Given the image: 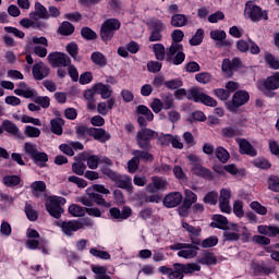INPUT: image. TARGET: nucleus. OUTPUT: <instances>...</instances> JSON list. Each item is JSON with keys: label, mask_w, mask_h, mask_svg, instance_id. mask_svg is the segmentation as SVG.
<instances>
[{"label": "nucleus", "mask_w": 279, "mask_h": 279, "mask_svg": "<svg viewBox=\"0 0 279 279\" xmlns=\"http://www.w3.org/2000/svg\"><path fill=\"white\" fill-rule=\"evenodd\" d=\"M86 196L81 197V204L83 206H93L94 204L104 208H110L112 206L111 203L106 202V198H104V195H110V190L106 189V185L94 184L86 190Z\"/></svg>", "instance_id": "f257e3e1"}, {"label": "nucleus", "mask_w": 279, "mask_h": 279, "mask_svg": "<svg viewBox=\"0 0 279 279\" xmlns=\"http://www.w3.org/2000/svg\"><path fill=\"white\" fill-rule=\"evenodd\" d=\"M86 196L81 197V204L83 206H93L94 204L104 208H110L112 206L111 203L106 202V198H104V195H110V190L106 189V185L94 184L86 190Z\"/></svg>", "instance_id": "f03ea898"}, {"label": "nucleus", "mask_w": 279, "mask_h": 279, "mask_svg": "<svg viewBox=\"0 0 279 279\" xmlns=\"http://www.w3.org/2000/svg\"><path fill=\"white\" fill-rule=\"evenodd\" d=\"M245 19H250L253 23H260V21H269V13L263 10L253 1H247L244 8Z\"/></svg>", "instance_id": "7ed1b4c3"}, {"label": "nucleus", "mask_w": 279, "mask_h": 279, "mask_svg": "<svg viewBox=\"0 0 279 279\" xmlns=\"http://www.w3.org/2000/svg\"><path fill=\"white\" fill-rule=\"evenodd\" d=\"M257 88L266 97H276L274 90L279 88V72H275L272 75L268 76L266 80L259 81L257 83Z\"/></svg>", "instance_id": "20e7f679"}, {"label": "nucleus", "mask_w": 279, "mask_h": 279, "mask_svg": "<svg viewBox=\"0 0 279 279\" xmlns=\"http://www.w3.org/2000/svg\"><path fill=\"white\" fill-rule=\"evenodd\" d=\"M170 250L178 252L177 255L179 256V258H185V259H191V258H195V256H197V252H199V247H197V245L193 244L191 242V244L189 243H174L172 245L169 246Z\"/></svg>", "instance_id": "39448f33"}, {"label": "nucleus", "mask_w": 279, "mask_h": 279, "mask_svg": "<svg viewBox=\"0 0 279 279\" xmlns=\"http://www.w3.org/2000/svg\"><path fill=\"white\" fill-rule=\"evenodd\" d=\"M64 204H66V198L62 196H52L46 203V210L54 219H60L62 213H64V208H62Z\"/></svg>", "instance_id": "423d86ee"}, {"label": "nucleus", "mask_w": 279, "mask_h": 279, "mask_svg": "<svg viewBox=\"0 0 279 279\" xmlns=\"http://www.w3.org/2000/svg\"><path fill=\"white\" fill-rule=\"evenodd\" d=\"M154 138H158V132L147 128L141 129L136 135L138 148L146 150L151 149V141H154Z\"/></svg>", "instance_id": "0eeeda50"}, {"label": "nucleus", "mask_w": 279, "mask_h": 279, "mask_svg": "<svg viewBox=\"0 0 279 279\" xmlns=\"http://www.w3.org/2000/svg\"><path fill=\"white\" fill-rule=\"evenodd\" d=\"M121 29V22L117 19H109L104 22L100 27V37L104 43L112 40L114 38V32Z\"/></svg>", "instance_id": "6e6552de"}, {"label": "nucleus", "mask_w": 279, "mask_h": 279, "mask_svg": "<svg viewBox=\"0 0 279 279\" xmlns=\"http://www.w3.org/2000/svg\"><path fill=\"white\" fill-rule=\"evenodd\" d=\"M183 51L184 46L182 44H171L167 53V61L172 62L175 66L182 64L186 60V54Z\"/></svg>", "instance_id": "1a4fd4ad"}, {"label": "nucleus", "mask_w": 279, "mask_h": 279, "mask_svg": "<svg viewBox=\"0 0 279 279\" xmlns=\"http://www.w3.org/2000/svg\"><path fill=\"white\" fill-rule=\"evenodd\" d=\"M187 99H192L196 104H204L205 106H210L211 108H216L217 100L215 98L202 93L199 88L189 89Z\"/></svg>", "instance_id": "9d476101"}, {"label": "nucleus", "mask_w": 279, "mask_h": 279, "mask_svg": "<svg viewBox=\"0 0 279 279\" xmlns=\"http://www.w3.org/2000/svg\"><path fill=\"white\" fill-rule=\"evenodd\" d=\"M84 226H93L90 220L83 219L81 221H63L61 223V230L66 234V236H73V232H77V230H82Z\"/></svg>", "instance_id": "9b49d317"}, {"label": "nucleus", "mask_w": 279, "mask_h": 279, "mask_svg": "<svg viewBox=\"0 0 279 279\" xmlns=\"http://www.w3.org/2000/svg\"><path fill=\"white\" fill-rule=\"evenodd\" d=\"M231 197H232V191L228 189L220 190V195L218 197L219 208L221 213H225V215H230V213H232V206H230Z\"/></svg>", "instance_id": "f8f14e48"}, {"label": "nucleus", "mask_w": 279, "mask_h": 279, "mask_svg": "<svg viewBox=\"0 0 279 279\" xmlns=\"http://www.w3.org/2000/svg\"><path fill=\"white\" fill-rule=\"evenodd\" d=\"M32 43L35 45L33 48L35 56H38V58H47V48L49 47L47 37L34 36Z\"/></svg>", "instance_id": "ddd939ff"}, {"label": "nucleus", "mask_w": 279, "mask_h": 279, "mask_svg": "<svg viewBox=\"0 0 279 279\" xmlns=\"http://www.w3.org/2000/svg\"><path fill=\"white\" fill-rule=\"evenodd\" d=\"M47 60L51 66H69L71 64V58L62 52H51Z\"/></svg>", "instance_id": "4468645a"}, {"label": "nucleus", "mask_w": 279, "mask_h": 279, "mask_svg": "<svg viewBox=\"0 0 279 279\" xmlns=\"http://www.w3.org/2000/svg\"><path fill=\"white\" fill-rule=\"evenodd\" d=\"M182 228L189 232V239L192 245H202V227H194L189 225L187 222L182 223Z\"/></svg>", "instance_id": "2eb2a0df"}, {"label": "nucleus", "mask_w": 279, "mask_h": 279, "mask_svg": "<svg viewBox=\"0 0 279 279\" xmlns=\"http://www.w3.org/2000/svg\"><path fill=\"white\" fill-rule=\"evenodd\" d=\"M26 247L27 250H39L40 248V244L44 242L43 240H38L40 239V233H38L35 229H27L26 231Z\"/></svg>", "instance_id": "dca6fc26"}, {"label": "nucleus", "mask_w": 279, "mask_h": 279, "mask_svg": "<svg viewBox=\"0 0 279 279\" xmlns=\"http://www.w3.org/2000/svg\"><path fill=\"white\" fill-rule=\"evenodd\" d=\"M32 73H33L34 80H37L38 82H40L45 80V77H49V73H51V69H49V65L45 64V62L40 61L33 65Z\"/></svg>", "instance_id": "f3484780"}, {"label": "nucleus", "mask_w": 279, "mask_h": 279, "mask_svg": "<svg viewBox=\"0 0 279 279\" xmlns=\"http://www.w3.org/2000/svg\"><path fill=\"white\" fill-rule=\"evenodd\" d=\"M136 113L143 116L137 118V122L141 125V128L147 126V121H154V113L151 112V109L147 106H144V105L137 106Z\"/></svg>", "instance_id": "a211bd4d"}, {"label": "nucleus", "mask_w": 279, "mask_h": 279, "mask_svg": "<svg viewBox=\"0 0 279 279\" xmlns=\"http://www.w3.org/2000/svg\"><path fill=\"white\" fill-rule=\"evenodd\" d=\"M241 66V59L233 58L232 61L230 59H225L222 61V73H225L226 77H232L233 71H236Z\"/></svg>", "instance_id": "6ab92c4d"}, {"label": "nucleus", "mask_w": 279, "mask_h": 279, "mask_svg": "<svg viewBox=\"0 0 279 279\" xmlns=\"http://www.w3.org/2000/svg\"><path fill=\"white\" fill-rule=\"evenodd\" d=\"M182 199H184L182 193L171 192L165 196L163 206H166V208H175V206L182 204Z\"/></svg>", "instance_id": "aec40b11"}, {"label": "nucleus", "mask_w": 279, "mask_h": 279, "mask_svg": "<svg viewBox=\"0 0 279 279\" xmlns=\"http://www.w3.org/2000/svg\"><path fill=\"white\" fill-rule=\"evenodd\" d=\"M150 184L146 186L147 193H158V191H165L167 186H169V183L167 180L160 178V177H153Z\"/></svg>", "instance_id": "412c9836"}, {"label": "nucleus", "mask_w": 279, "mask_h": 279, "mask_svg": "<svg viewBox=\"0 0 279 279\" xmlns=\"http://www.w3.org/2000/svg\"><path fill=\"white\" fill-rule=\"evenodd\" d=\"M17 86L19 88L14 89V93L19 97H25V99H34V97H36V89L29 87L25 82L19 83Z\"/></svg>", "instance_id": "4be33fe9"}, {"label": "nucleus", "mask_w": 279, "mask_h": 279, "mask_svg": "<svg viewBox=\"0 0 279 279\" xmlns=\"http://www.w3.org/2000/svg\"><path fill=\"white\" fill-rule=\"evenodd\" d=\"M83 97L87 102L88 110H95L97 108V89L95 88V85L92 88L86 89L83 93Z\"/></svg>", "instance_id": "5701e85b"}, {"label": "nucleus", "mask_w": 279, "mask_h": 279, "mask_svg": "<svg viewBox=\"0 0 279 279\" xmlns=\"http://www.w3.org/2000/svg\"><path fill=\"white\" fill-rule=\"evenodd\" d=\"M2 132H7L8 134H11V136H16L17 138H23V133H21L16 123L10 120L2 121Z\"/></svg>", "instance_id": "b1692460"}, {"label": "nucleus", "mask_w": 279, "mask_h": 279, "mask_svg": "<svg viewBox=\"0 0 279 279\" xmlns=\"http://www.w3.org/2000/svg\"><path fill=\"white\" fill-rule=\"evenodd\" d=\"M88 135L95 138V141H99V143L110 141V133L106 132L104 129L89 128Z\"/></svg>", "instance_id": "393cba45"}, {"label": "nucleus", "mask_w": 279, "mask_h": 279, "mask_svg": "<svg viewBox=\"0 0 279 279\" xmlns=\"http://www.w3.org/2000/svg\"><path fill=\"white\" fill-rule=\"evenodd\" d=\"M29 19L33 21H40V19H49V12L47 8L43 5L40 2L35 3V11L29 13Z\"/></svg>", "instance_id": "a878e982"}, {"label": "nucleus", "mask_w": 279, "mask_h": 279, "mask_svg": "<svg viewBox=\"0 0 279 279\" xmlns=\"http://www.w3.org/2000/svg\"><path fill=\"white\" fill-rule=\"evenodd\" d=\"M247 101H250V94L245 90H239L232 97L233 108H241V106H245Z\"/></svg>", "instance_id": "bb28decb"}, {"label": "nucleus", "mask_w": 279, "mask_h": 279, "mask_svg": "<svg viewBox=\"0 0 279 279\" xmlns=\"http://www.w3.org/2000/svg\"><path fill=\"white\" fill-rule=\"evenodd\" d=\"M197 263L201 265H217V255L210 251H203L197 257Z\"/></svg>", "instance_id": "cd10ccee"}, {"label": "nucleus", "mask_w": 279, "mask_h": 279, "mask_svg": "<svg viewBox=\"0 0 279 279\" xmlns=\"http://www.w3.org/2000/svg\"><path fill=\"white\" fill-rule=\"evenodd\" d=\"M118 189H125L126 191H132V178L128 174H120L116 177L113 181Z\"/></svg>", "instance_id": "c85d7f7f"}, {"label": "nucleus", "mask_w": 279, "mask_h": 279, "mask_svg": "<svg viewBox=\"0 0 279 279\" xmlns=\"http://www.w3.org/2000/svg\"><path fill=\"white\" fill-rule=\"evenodd\" d=\"M192 172L198 178H205L206 180H213V172L201 163H194L192 167Z\"/></svg>", "instance_id": "c756f323"}, {"label": "nucleus", "mask_w": 279, "mask_h": 279, "mask_svg": "<svg viewBox=\"0 0 279 279\" xmlns=\"http://www.w3.org/2000/svg\"><path fill=\"white\" fill-rule=\"evenodd\" d=\"M238 143L240 147V154L251 156L252 158L256 156V149L254 148V146H252V144H250V142H247L246 140H239Z\"/></svg>", "instance_id": "7c9ffc66"}, {"label": "nucleus", "mask_w": 279, "mask_h": 279, "mask_svg": "<svg viewBox=\"0 0 279 279\" xmlns=\"http://www.w3.org/2000/svg\"><path fill=\"white\" fill-rule=\"evenodd\" d=\"M94 88L96 89L97 95L101 96V99H110V97H112V89L110 88V85L98 83L94 85Z\"/></svg>", "instance_id": "2f4dec72"}, {"label": "nucleus", "mask_w": 279, "mask_h": 279, "mask_svg": "<svg viewBox=\"0 0 279 279\" xmlns=\"http://www.w3.org/2000/svg\"><path fill=\"white\" fill-rule=\"evenodd\" d=\"M150 149H144L138 150L134 149L132 150V156H134L140 162L141 160H144L145 162H154V155L149 153Z\"/></svg>", "instance_id": "473e14b6"}, {"label": "nucleus", "mask_w": 279, "mask_h": 279, "mask_svg": "<svg viewBox=\"0 0 279 279\" xmlns=\"http://www.w3.org/2000/svg\"><path fill=\"white\" fill-rule=\"evenodd\" d=\"M189 24V17L185 14L177 13L171 16L170 25L172 27H184Z\"/></svg>", "instance_id": "72a5a7b5"}, {"label": "nucleus", "mask_w": 279, "mask_h": 279, "mask_svg": "<svg viewBox=\"0 0 279 279\" xmlns=\"http://www.w3.org/2000/svg\"><path fill=\"white\" fill-rule=\"evenodd\" d=\"M160 97L163 110H171L172 108H175V98H173V94L163 93L160 95Z\"/></svg>", "instance_id": "f704fd0d"}, {"label": "nucleus", "mask_w": 279, "mask_h": 279, "mask_svg": "<svg viewBox=\"0 0 279 279\" xmlns=\"http://www.w3.org/2000/svg\"><path fill=\"white\" fill-rule=\"evenodd\" d=\"M211 227L218 228L219 230H228V218L223 215L213 216Z\"/></svg>", "instance_id": "c9c22d12"}, {"label": "nucleus", "mask_w": 279, "mask_h": 279, "mask_svg": "<svg viewBox=\"0 0 279 279\" xmlns=\"http://www.w3.org/2000/svg\"><path fill=\"white\" fill-rule=\"evenodd\" d=\"M257 231L259 234H264V236H278L279 234V228L278 227H271V226H258Z\"/></svg>", "instance_id": "e433bc0d"}, {"label": "nucleus", "mask_w": 279, "mask_h": 279, "mask_svg": "<svg viewBox=\"0 0 279 279\" xmlns=\"http://www.w3.org/2000/svg\"><path fill=\"white\" fill-rule=\"evenodd\" d=\"M231 230H234V232H238V234H242V240L244 242L250 241V238L252 236V232H250V230H247V227H239V225L236 223H230L229 225Z\"/></svg>", "instance_id": "4c0bfd02"}, {"label": "nucleus", "mask_w": 279, "mask_h": 279, "mask_svg": "<svg viewBox=\"0 0 279 279\" xmlns=\"http://www.w3.org/2000/svg\"><path fill=\"white\" fill-rule=\"evenodd\" d=\"M51 132L52 134H57V136H62V125H64V120L61 118H54L50 121Z\"/></svg>", "instance_id": "58836bf2"}, {"label": "nucleus", "mask_w": 279, "mask_h": 279, "mask_svg": "<svg viewBox=\"0 0 279 279\" xmlns=\"http://www.w3.org/2000/svg\"><path fill=\"white\" fill-rule=\"evenodd\" d=\"M169 279H184V270L181 263L173 264L172 270H170Z\"/></svg>", "instance_id": "ea45409f"}, {"label": "nucleus", "mask_w": 279, "mask_h": 279, "mask_svg": "<svg viewBox=\"0 0 279 279\" xmlns=\"http://www.w3.org/2000/svg\"><path fill=\"white\" fill-rule=\"evenodd\" d=\"M90 60L97 66H106V64H108V59L106 58V56H104V53L99 51L93 52L90 56Z\"/></svg>", "instance_id": "a19ab883"}, {"label": "nucleus", "mask_w": 279, "mask_h": 279, "mask_svg": "<svg viewBox=\"0 0 279 279\" xmlns=\"http://www.w3.org/2000/svg\"><path fill=\"white\" fill-rule=\"evenodd\" d=\"M184 195V206L185 208H191L193 204L197 202V194L193 193L191 190H185Z\"/></svg>", "instance_id": "79ce46f5"}, {"label": "nucleus", "mask_w": 279, "mask_h": 279, "mask_svg": "<svg viewBox=\"0 0 279 279\" xmlns=\"http://www.w3.org/2000/svg\"><path fill=\"white\" fill-rule=\"evenodd\" d=\"M5 186L14 187L21 184V177L19 175H5L2 179Z\"/></svg>", "instance_id": "37998d69"}, {"label": "nucleus", "mask_w": 279, "mask_h": 279, "mask_svg": "<svg viewBox=\"0 0 279 279\" xmlns=\"http://www.w3.org/2000/svg\"><path fill=\"white\" fill-rule=\"evenodd\" d=\"M24 213L29 221L38 220V211H36L29 203L25 204Z\"/></svg>", "instance_id": "c03bdc74"}, {"label": "nucleus", "mask_w": 279, "mask_h": 279, "mask_svg": "<svg viewBox=\"0 0 279 279\" xmlns=\"http://www.w3.org/2000/svg\"><path fill=\"white\" fill-rule=\"evenodd\" d=\"M69 213L72 217H84V215H86V209L77 204H72L69 206Z\"/></svg>", "instance_id": "a18cd8bd"}, {"label": "nucleus", "mask_w": 279, "mask_h": 279, "mask_svg": "<svg viewBox=\"0 0 279 279\" xmlns=\"http://www.w3.org/2000/svg\"><path fill=\"white\" fill-rule=\"evenodd\" d=\"M153 51L155 53L156 60H159V61L165 60V57L167 56V52L165 51V45L155 44L153 46Z\"/></svg>", "instance_id": "49530a36"}, {"label": "nucleus", "mask_w": 279, "mask_h": 279, "mask_svg": "<svg viewBox=\"0 0 279 279\" xmlns=\"http://www.w3.org/2000/svg\"><path fill=\"white\" fill-rule=\"evenodd\" d=\"M32 160L36 165H40V167H45V163L49 161V156L46 153L38 150L35 154V156L32 158Z\"/></svg>", "instance_id": "de8ad7c7"}, {"label": "nucleus", "mask_w": 279, "mask_h": 279, "mask_svg": "<svg viewBox=\"0 0 279 279\" xmlns=\"http://www.w3.org/2000/svg\"><path fill=\"white\" fill-rule=\"evenodd\" d=\"M204 41V29L198 28L195 35L190 39V45L192 47H197V45H202Z\"/></svg>", "instance_id": "09e8293b"}, {"label": "nucleus", "mask_w": 279, "mask_h": 279, "mask_svg": "<svg viewBox=\"0 0 279 279\" xmlns=\"http://www.w3.org/2000/svg\"><path fill=\"white\" fill-rule=\"evenodd\" d=\"M203 202L205 204H210L211 206H217V202H219V194L211 191L204 196Z\"/></svg>", "instance_id": "8fccbe9b"}, {"label": "nucleus", "mask_w": 279, "mask_h": 279, "mask_svg": "<svg viewBox=\"0 0 279 279\" xmlns=\"http://www.w3.org/2000/svg\"><path fill=\"white\" fill-rule=\"evenodd\" d=\"M75 32V27L70 22H63L59 27V34L62 36H71Z\"/></svg>", "instance_id": "3c124183"}, {"label": "nucleus", "mask_w": 279, "mask_h": 279, "mask_svg": "<svg viewBox=\"0 0 279 279\" xmlns=\"http://www.w3.org/2000/svg\"><path fill=\"white\" fill-rule=\"evenodd\" d=\"M181 268L183 269V274H195V271H202V266L197 263L181 264Z\"/></svg>", "instance_id": "603ef678"}, {"label": "nucleus", "mask_w": 279, "mask_h": 279, "mask_svg": "<svg viewBox=\"0 0 279 279\" xmlns=\"http://www.w3.org/2000/svg\"><path fill=\"white\" fill-rule=\"evenodd\" d=\"M149 26L153 32H165V29H167L165 23L158 19L150 20Z\"/></svg>", "instance_id": "864d4df0"}, {"label": "nucleus", "mask_w": 279, "mask_h": 279, "mask_svg": "<svg viewBox=\"0 0 279 279\" xmlns=\"http://www.w3.org/2000/svg\"><path fill=\"white\" fill-rule=\"evenodd\" d=\"M24 134L28 138H38V136H40V129L33 125H26L24 129Z\"/></svg>", "instance_id": "5fc2aeb1"}, {"label": "nucleus", "mask_w": 279, "mask_h": 279, "mask_svg": "<svg viewBox=\"0 0 279 279\" xmlns=\"http://www.w3.org/2000/svg\"><path fill=\"white\" fill-rule=\"evenodd\" d=\"M216 157L218 160H220V162L226 163L228 160H230V153H228L226 148L219 146L216 148Z\"/></svg>", "instance_id": "6e6d98bb"}, {"label": "nucleus", "mask_w": 279, "mask_h": 279, "mask_svg": "<svg viewBox=\"0 0 279 279\" xmlns=\"http://www.w3.org/2000/svg\"><path fill=\"white\" fill-rule=\"evenodd\" d=\"M24 151H25L26 156H29V158H34L36 156V154L39 151L38 145L26 142L24 144Z\"/></svg>", "instance_id": "4d7b16f0"}, {"label": "nucleus", "mask_w": 279, "mask_h": 279, "mask_svg": "<svg viewBox=\"0 0 279 279\" xmlns=\"http://www.w3.org/2000/svg\"><path fill=\"white\" fill-rule=\"evenodd\" d=\"M89 254H92V256H95L96 258H101L102 260H110L111 258L110 253L97 250L96 247L90 248Z\"/></svg>", "instance_id": "13d9d810"}, {"label": "nucleus", "mask_w": 279, "mask_h": 279, "mask_svg": "<svg viewBox=\"0 0 279 279\" xmlns=\"http://www.w3.org/2000/svg\"><path fill=\"white\" fill-rule=\"evenodd\" d=\"M265 62L270 66V69H274V71H278L279 69V60L275 58L274 54L271 53H266L265 54Z\"/></svg>", "instance_id": "bf43d9fd"}, {"label": "nucleus", "mask_w": 279, "mask_h": 279, "mask_svg": "<svg viewBox=\"0 0 279 279\" xmlns=\"http://www.w3.org/2000/svg\"><path fill=\"white\" fill-rule=\"evenodd\" d=\"M219 243V239L216 235H211L209 238H206L205 240H201V247L208 248V247H215Z\"/></svg>", "instance_id": "052dcab7"}, {"label": "nucleus", "mask_w": 279, "mask_h": 279, "mask_svg": "<svg viewBox=\"0 0 279 279\" xmlns=\"http://www.w3.org/2000/svg\"><path fill=\"white\" fill-rule=\"evenodd\" d=\"M195 80L199 84H210L213 81V74L208 72L198 73L195 75Z\"/></svg>", "instance_id": "680f3d73"}, {"label": "nucleus", "mask_w": 279, "mask_h": 279, "mask_svg": "<svg viewBox=\"0 0 279 279\" xmlns=\"http://www.w3.org/2000/svg\"><path fill=\"white\" fill-rule=\"evenodd\" d=\"M20 25H22V27H25V29H29V27L39 29V27H43V24L34 22L33 19H22L20 21Z\"/></svg>", "instance_id": "e2e57ef3"}, {"label": "nucleus", "mask_w": 279, "mask_h": 279, "mask_svg": "<svg viewBox=\"0 0 279 279\" xmlns=\"http://www.w3.org/2000/svg\"><path fill=\"white\" fill-rule=\"evenodd\" d=\"M65 49H66L68 53H70L71 58H73L74 60H80L77 58V56L80 53V48L77 47V44L70 43L66 45Z\"/></svg>", "instance_id": "0e129e2a"}, {"label": "nucleus", "mask_w": 279, "mask_h": 279, "mask_svg": "<svg viewBox=\"0 0 279 279\" xmlns=\"http://www.w3.org/2000/svg\"><path fill=\"white\" fill-rule=\"evenodd\" d=\"M268 189L274 191V193H279V178L276 175H270L268 178Z\"/></svg>", "instance_id": "69168bd1"}, {"label": "nucleus", "mask_w": 279, "mask_h": 279, "mask_svg": "<svg viewBox=\"0 0 279 279\" xmlns=\"http://www.w3.org/2000/svg\"><path fill=\"white\" fill-rule=\"evenodd\" d=\"M72 171L76 175H84L86 171V165H84L82 161L74 162L72 165Z\"/></svg>", "instance_id": "338daca9"}, {"label": "nucleus", "mask_w": 279, "mask_h": 279, "mask_svg": "<svg viewBox=\"0 0 279 279\" xmlns=\"http://www.w3.org/2000/svg\"><path fill=\"white\" fill-rule=\"evenodd\" d=\"M226 31L221 29H214L210 32V38L213 40H218L219 43H222V40H226Z\"/></svg>", "instance_id": "774afa93"}]
</instances>
